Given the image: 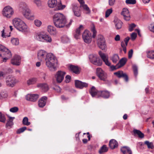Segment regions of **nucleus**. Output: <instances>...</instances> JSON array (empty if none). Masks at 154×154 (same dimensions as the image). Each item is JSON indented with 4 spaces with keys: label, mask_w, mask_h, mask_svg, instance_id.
I'll list each match as a JSON object with an SVG mask.
<instances>
[{
    "label": "nucleus",
    "mask_w": 154,
    "mask_h": 154,
    "mask_svg": "<svg viewBox=\"0 0 154 154\" xmlns=\"http://www.w3.org/2000/svg\"><path fill=\"white\" fill-rule=\"evenodd\" d=\"M38 58L41 61L45 59L46 65L50 70L53 71L57 70V60L52 54H47L46 51L41 50L38 52Z\"/></svg>",
    "instance_id": "nucleus-1"
},
{
    "label": "nucleus",
    "mask_w": 154,
    "mask_h": 154,
    "mask_svg": "<svg viewBox=\"0 0 154 154\" xmlns=\"http://www.w3.org/2000/svg\"><path fill=\"white\" fill-rule=\"evenodd\" d=\"M53 20L55 26L59 28H63L65 26L69 27L72 21L71 19L69 24H67L66 17L63 14L60 13H57L54 16Z\"/></svg>",
    "instance_id": "nucleus-2"
},
{
    "label": "nucleus",
    "mask_w": 154,
    "mask_h": 154,
    "mask_svg": "<svg viewBox=\"0 0 154 154\" xmlns=\"http://www.w3.org/2000/svg\"><path fill=\"white\" fill-rule=\"evenodd\" d=\"M13 24L17 29L23 32L27 31V26L21 19L15 18L12 20Z\"/></svg>",
    "instance_id": "nucleus-3"
},
{
    "label": "nucleus",
    "mask_w": 154,
    "mask_h": 154,
    "mask_svg": "<svg viewBox=\"0 0 154 154\" xmlns=\"http://www.w3.org/2000/svg\"><path fill=\"white\" fill-rule=\"evenodd\" d=\"M11 56V51L4 46L0 44V57L3 59V62H6Z\"/></svg>",
    "instance_id": "nucleus-4"
},
{
    "label": "nucleus",
    "mask_w": 154,
    "mask_h": 154,
    "mask_svg": "<svg viewBox=\"0 0 154 154\" xmlns=\"http://www.w3.org/2000/svg\"><path fill=\"white\" fill-rule=\"evenodd\" d=\"M35 38L37 40L44 42H51L52 41L51 36L44 32L36 33Z\"/></svg>",
    "instance_id": "nucleus-5"
},
{
    "label": "nucleus",
    "mask_w": 154,
    "mask_h": 154,
    "mask_svg": "<svg viewBox=\"0 0 154 154\" xmlns=\"http://www.w3.org/2000/svg\"><path fill=\"white\" fill-rule=\"evenodd\" d=\"M19 10L27 19H29L30 16V10L28 8L27 4L24 2H21L19 5Z\"/></svg>",
    "instance_id": "nucleus-6"
},
{
    "label": "nucleus",
    "mask_w": 154,
    "mask_h": 154,
    "mask_svg": "<svg viewBox=\"0 0 154 154\" xmlns=\"http://www.w3.org/2000/svg\"><path fill=\"white\" fill-rule=\"evenodd\" d=\"M48 6L51 8H54L57 6L55 10H62L65 8V5H63L61 2H57V0H49L48 2Z\"/></svg>",
    "instance_id": "nucleus-7"
},
{
    "label": "nucleus",
    "mask_w": 154,
    "mask_h": 154,
    "mask_svg": "<svg viewBox=\"0 0 154 154\" xmlns=\"http://www.w3.org/2000/svg\"><path fill=\"white\" fill-rule=\"evenodd\" d=\"M18 82V80L12 75H8L5 78L6 85L8 87L13 88Z\"/></svg>",
    "instance_id": "nucleus-8"
},
{
    "label": "nucleus",
    "mask_w": 154,
    "mask_h": 154,
    "mask_svg": "<svg viewBox=\"0 0 154 154\" xmlns=\"http://www.w3.org/2000/svg\"><path fill=\"white\" fill-rule=\"evenodd\" d=\"M99 54L105 64L106 65L110 66V71H113L118 68V66H116H116H110L111 63L108 60V57L104 53H103L101 51H100L99 52Z\"/></svg>",
    "instance_id": "nucleus-9"
},
{
    "label": "nucleus",
    "mask_w": 154,
    "mask_h": 154,
    "mask_svg": "<svg viewBox=\"0 0 154 154\" xmlns=\"http://www.w3.org/2000/svg\"><path fill=\"white\" fill-rule=\"evenodd\" d=\"M89 57L91 62L94 64L99 66L102 65V60L100 59L97 55L95 54H90Z\"/></svg>",
    "instance_id": "nucleus-10"
},
{
    "label": "nucleus",
    "mask_w": 154,
    "mask_h": 154,
    "mask_svg": "<svg viewBox=\"0 0 154 154\" xmlns=\"http://www.w3.org/2000/svg\"><path fill=\"white\" fill-rule=\"evenodd\" d=\"M97 42L98 46L102 50H105L107 48L105 39L103 36L100 35L97 37Z\"/></svg>",
    "instance_id": "nucleus-11"
},
{
    "label": "nucleus",
    "mask_w": 154,
    "mask_h": 154,
    "mask_svg": "<svg viewBox=\"0 0 154 154\" xmlns=\"http://www.w3.org/2000/svg\"><path fill=\"white\" fill-rule=\"evenodd\" d=\"M13 8L9 6L5 7L2 11V14L4 16L8 18H10L14 14Z\"/></svg>",
    "instance_id": "nucleus-12"
},
{
    "label": "nucleus",
    "mask_w": 154,
    "mask_h": 154,
    "mask_svg": "<svg viewBox=\"0 0 154 154\" xmlns=\"http://www.w3.org/2000/svg\"><path fill=\"white\" fill-rule=\"evenodd\" d=\"M97 75L98 78L102 80L106 81L107 78V74L101 68H98L96 70Z\"/></svg>",
    "instance_id": "nucleus-13"
},
{
    "label": "nucleus",
    "mask_w": 154,
    "mask_h": 154,
    "mask_svg": "<svg viewBox=\"0 0 154 154\" xmlns=\"http://www.w3.org/2000/svg\"><path fill=\"white\" fill-rule=\"evenodd\" d=\"M82 38L84 42L86 43L89 44L91 41V36L90 32L85 30L82 34Z\"/></svg>",
    "instance_id": "nucleus-14"
},
{
    "label": "nucleus",
    "mask_w": 154,
    "mask_h": 154,
    "mask_svg": "<svg viewBox=\"0 0 154 154\" xmlns=\"http://www.w3.org/2000/svg\"><path fill=\"white\" fill-rule=\"evenodd\" d=\"M66 74L64 72L60 70L58 71L55 76L57 82L61 83L63 80Z\"/></svg>",
    "instance_id": "nucleus-15"
},
{
    "label": "nucleus",
    "mask_w": 154,
    "mask_h": 154,
    "mask_svg": "<svg viewBox=\"0 0 154 154\" xmlns=\"http://www.w3.org/2000/svg\"><path fill=\"white\" fill-rule=\"evenodd\" d=\"M114 75H116L119 78H122L125 81L127 82L128 80V75L123 71L120 70L114 73Z\"/></svg>",
    "instance_id": "nucleus-16"
},
{
    "label": "nucleus",
    "mask_w": 154,
    "mask_h": 154,
    "mask_svg": "<svg viewBox=\"0 0 154 154\" xmlns=\"http://www.w3.org/2000/svg\"><path fill=\"white\" fill-rule=\"evenodd\" d=\"M39 97V95L37 94H29L26 96L27 100L32 102L35 101Z\"/></svg>",
    "instance_id": "nucleus-17"
},
{
    "label": "nucleus",
    "mask_w": 154,
    "mask_h": 154,
    "mask_svg": "<svg viewBox=\"0 0 154 154\" xmlns=\"http://www.w3.org/2000/svg\"><path fill=\"white\" fill-rule=\"evenodd\" d=\"M110 97V92L107 91H99L98 93V97H101L107 99Z\"/></svg>",
    "instance_id": "nucleus-18"
},
{
    "label": "nucleus",
    "mask_w": 154,
    "mask_h": 154,
    "mask_svg": "<svg viewBox=\"0 0 154 154\" xmlns=\"http://www.w3.org/2000/svg\"><path fill=\"white\" fill-rule=\"evenodd\" d=\"M75 85L76 88L82 89L83 88H86L88 86V84L85 82H82L78 80L75 81Z\"/></svg>",
    "instance_id": "nucleus-19"
},
{
    "label": "nucleus",
    "mask_w": 154,
    "mask_h": 154,
    "mask_svg": "<svg viewBox=\"0 0 154 154\" xmlns=\"http://www.w3.org/2000/svg\"><path fill=\"white\" fill-rule=\"evenodd\" d=\"M121 14L123 15L124 19L128 21L130 20V17L128 10L126 8L123 9Z\"/></svg>",
    "instance_id": "nucleus-20"
},
{
    "label": "nucleus",
    "mask_w": 154,
    "mask_h": 154,
    "mask_svg": "<svg viewBox=\"0 0 154 154\" xmlns=\"http://www.w3.org/2000/svg\"><path fill=\"white\" fill-rule=\"evenodd\" d=\"M72 10L74 15L78 17H80L81 12L78 7L76 4H74L72 5Z\"/></svg>",
    "instance_id": "nucleus-21"
},
{
    "label": "nucleus",
    "mask_w": 154,
    "mask_h": 154,
    "mask_svg": "<svg viewBox=\"0 0 154 154\" xmlns=\"http://www.w3.org/2000/svg\"><path fill=\"white\" fill-rule=\"evenodd\" d=\"M20 62V56L17 55H15L11 59V63L14 65L19 66Z\"/></svg>",
    "instance_id": "nucleus-22"
},
{
    "label": "nucleus",
    "mask_w": 154,
    "mask_h": 154,
    "mask_svg": "<svg viewBox=\"0 0 154 154\" xmlns=\"http://www.w3.org/2000/svg\"><path fill=\"white\" fill-rule=\"evenodd\" d=\"M109 146L112 149H113L117 148L118 146V143L116 140L115 139L111 140L109 143Z\"/></svg>",
    "instance_id": "nucleus-23"
},
{
    "label": "nucleus",
    "mask_w": 154,
    "mask_h": 154,
    "mask_svg": "<svg viewBox=\"0 0 154 154\" xmlns=\"http://www.w3.org/2000/svg\"><path fill=\"white\" fill-rule=\"evenodd\" d=\"M121 150L123 154H132L130 148L127 146H124L121 148Z\"/></svg>",
    "instance_id": "nucleus-24"
},
{
    "label": "nucleus",
    "mask_w": 154,
    "mask_h": 154,
    "mask_svg": "<svg viewBox=\"0 0 154 154\" xmlns=\"http://www.w3.org/2000/svg\"><path fill=\"white\" fill-rule=\"evenodd\" d=\"M83 29V26L82 25H81L79 27L76 29L75 32L74 34V37L75 38L78 39L79 38L81 35V32Z\"/></svg>",
    "instance_id": "nucleus-25"
},
{
    "label": "nucleus",
    "mask_w": 154,
    "mask_h": 154,
    "mask_svg": "<svg viewBox=\"0 0 154 154\" xmlns=\"http://www.w3.org/2000/svg\"><path fill=\"white\" fill-rule=\"evenodd\" d=\"M69 69L76 74H79L80 73V70L78 66L73 65H70L69 67Z\"/></svg>",
    "instance_id": "nucleus-26"
},
{
    "label": "nucleus",
    "mask_w": 154,
    "mask_h": 154,
    "mask_svg": "<svg viewBox=\"0 0 154 154\" xmlns=\"http://www.w3.org/2000/svg\"><path fill=\"white\" fill-rule=\"evenodd\" d=\"M48 31L51 35H55L57 33L55 28L53 26L49 25L48 26Z\"/></svg>",
    "instance_id": "nucleus-27"
},
{
    "label": "nucleus",
    "mask_w": 154,
    "mask_h": 154,
    "mask_svg": "<svg viewBox=\"0 0 154 154\" xmlns=\"http://www.w3.org/2000/svg\"><path fill=\"white\" fill-rule=\"evenodd\" d=\"M133 132L134 136H137L140 138H143L144 137V134L139 130L134 129Z\"/></svg>",
    "instance_id": "nucleus-28"
},
{
    "label": "nucleus",
    "mask_w": 154,
    "mask_h": 154,
    "mask_svg": "<svg viewBox=\"0 0 154 154\" xmlns=\"http://www.w3.org/2000/svg\"><path fill=\"white\" fill-rule=\"evenodd\" d=\"M99 91L94 86H92L89 91V93L93 97L96 96H97L98 97Z\"/></svg>",
    "instance_id": "nucleus-29"
},
{
    "label": "nucleus",
    "mask_w": 154,
    "mask_h": 154,
    "mask_svg": "<svg viewBox=\"0 0 154 154\" xmlns=\"http://www.w3.org/2000/svg\"><path fill=\"white\" fill-rule=\"evenodd\" d=\"M9 119L7 121L6 125V127L8 128H11L14 124L13 122V119H15L14 117H11L8 116Z\"/></svg>",
    "instance_id": "nucleus-30"
},
{
    "label": "nucleus",
    "mask_w": 154,
    "mask_h": 154,
    "mask_svg": "<svg viewBox=\"0 0 154 154\" xmlns=\"http://www.w3.org/2000/svg\"><path fill=\"white\" fill-rule=\"evenodd\" d=\"M47 97L44 96L40 98L38 101V106H45L47 102Z\"/></svg>",
    "instance_id": "nucleus-31"
},
{
    "label": "nucleus",
    "mask_w": 154,
    "mask_h": 154,
    "mask_svg": "<svg viewBox=\"0 0 154 154\" xmlns=\"http://www.w3.org/2000/svg\"><path fill=\"white\" fill-rule=\"evenodd\" d=\"M37 86L38 88H41L45 92L47 91L49 89L48 85L45 83L38 84Z\"/></svg>",
    "instance_id": "nucleus-32"
},
{
    "label": "nucleus",
    "mask_w": 154,
    "mask_h": 154,
    "mask_svg": "<svg viewBox=\"0 0 154 154\" xmlns=\"http://www.w3.org/2000/svg\"><path fill=\"white\" fill-rule=\"evenodd\" d=\"M127 61V59L125 58H123L119 61V63L116 65L118 68L124 66Z\"/></svg>",
    "instance_id": "nucleus-33"
},
{
    "label": "nucleus",
    "mask_w": 154,
    "mask_h": 154,
    "mask_svg": "<svg viewBox=\"0 0 154 154\" xmlns=\"http://www.w3.org/2000/svg\"><path fill=\"white\" fill-rule=\"evenodd\" d=\"M115 24L116 29H119L122 28L123 23L120 20H115Z\"/></svg>",
    "instance_id": "nucleus-34"
},
{
    "label": "nucleus",
    "mask_w": 154,
    "mask_h": 154,
    "mask_svg": "<svg viewBox=\"0 0 154 154\" xmlns=\"http://www.w3.org/2000/svg\"><path fill=\"white\" fill-rule=\"evenodd\" d=\"M108 150V148L106 145H103L100 149L99 152L100 154H103L104 152H107Z\"/></svg>",
    "instance_id": "nucleus-35"
},
{
    "label": "nucleus",
    "mask_w": 154,
    "mask_h": 154,
    "mask_svg": "<svg viewBox=\"0 0 154 154\" xmlns=\"http://www.w3.org/2000/svg\"><path fill=\"white\" fill-rule=\"evenodd\" d=\"M119 57L118 55L116 54H115L112 57L111 60L113 63H116L119 60Z\"/></svg>",
    "instance_id": "nucleus-36"
},
{
    "label": "nucleus",
    "mask_w": 154,
    "mask_h": 154,
    "mask_svg": "<svg viewBox=\"0 0 154 154\" xmlns=\"http://www.w3.org/2000/svg\"><path fill=\"white\" fill-rule=\"evenodd\" d=\"M80 7H82L86 11V14H89L91 12L90 10L87 5H85L84 4H83L82 5H80Z\"/></svg>",
    "instance_id": "nucleus-37"
},
{
    "label": "nucleus",
    "mask_w": 154,
    "mask_h": 154,
    "mask_svg": "<svg viewBox=\"0 0 154 154\" xmlns=\"http://www.w3.org/2000/svg\"><path fill=\"white\" fill-rule=\"evenodd\" d=\"M23 124L24 125L28 126L30 124V122L28 121V119L27 117L23 118L22 121Z\"/></svg>",
    "instance_id": "nucleus-38"
},
{
    "label": "nucleus",
    "mask_w": 154,
    "mask_h": 154,
    "mask_svg": "<svg viewBox=\"0 0 154 154\" xmlns=\"http://www.w3.org/2000/svg\"><path fill=\"white\" fill-rule=\"evenodd\" d=\"M36 79L35 78H31L29 79L27 81V83L28 85H29L33 84L36 82Z\"/></svg>",
    "instance_id": "nucleus-39"
},
{
    "label": "nucleus",
    "mask_w": 154,
    "mask_h": 154,
    "mask_svg": "<svg viewBox=\"0 0 154 154\" xmlns=\"http://www.w3.org/2000/svg\"><path fill=\"white\" fill-rule=\"evenodd\" d=\"M6 121V118L5 115L0 112V122L5 123Z\"/></svg>",
    "instance_id": "nucleus-40"
},
{
    "label": "nucleus",
    "mask_w": 154,
    "mask_h": 154,
    "mask_svg": "<svg viewBox=\"0 0 154 154\" xmlns=\"http://www.w3.org/2000/svg\"><path fill=\"white\" fill-rule=\"evenodd\" d=\"M144 144H146L149 149H152L154 147L152 143L149 142L148 141H146L144 142Z\"/></svg>",
    "instance_id": "nucleus-41"
},
{
    "label": "nucleus",
    "mask_w": 154,
    "mask_h": 154,
    "mask_svg": "<svg viewBox=\"0 0 154 154\" xmlns=\"http://www.w3.org/2000/svg\"><path fill=\"white\" fill-rule=\"evenodd\" d=\"M148 57L150 59L154 58V51H150L147 53Z\"/></svg>",
    "instance_id": "nucleus-42"
},
{
    "label": "nucleus",
    "mask_w": 154,
    "mask_h": 154,
    "mask_svg": "<svg viewBox=\"0 0 154 154\" xmlns=\"http://www.w3.org/2000/svg\"><path fill=\"white\" fill-rule=\"evenodd\" d=\"M11 43L14 45H17L19 44V40L17 38L12 39L11 40Z\"/></svg>",
    "instance_id": "nucleus-43"
},
{
    "label": "nucleus",
    "mask_w": 154,
    "mask_h": 154,
    "mask_svg": "<svg viewBox=\"0 0 154 154\" xmlns=\"http://www.w3.org/2000/svg\"><path fill=\"white\" fill-rule=\"evenodd\" d=\"M33 2L37 7H41L42 5V2L41 0H33Z\"/></svg>",
    "instance_id": "nucleus-44"
},
{
    "label": "nucleus",
    "mask_w": 154,
    "mask_h": 154,
    "mask_svg": "<svg viewBox=\"0 0 154 154\" xmlns=\"http://www.w3.org/2000/svg\"><path fill=\"white\" fill-rule=\"evenodd\" d=\"M133 68L134 75L136 77L138 74L137 67L136 65H134L133 66Z\"/></svg>",
    "instance_id": "nucleus-45"
},
{
    "label": "nucleus",
    "mask_w": 154,
    "mask_h": 154,
    "mask_svg": "<svg viewBox=\"0 0 154 154\" xmlns=\"http://www.w3.org/2000/svg\"><path fill=\"white\" fill-rule=\"evenodd\" d=\"M112 8L107 9L106 12L105 17L106 18L108 17L110 14L112 13Z\"/></svg>",
    "instance_id": "nucleus-46"
},
{
    "label": "nucleus",
    "mask_w": 154,
    "mask_h": 154,
    "mask_svg": "<svg viewBox=\"0 0 154 154\" xmlns=\"http://www.w3.org/2000/svg\"><path fill=\"white\" fill-rule=\"evenodd\" d=\"M136 0H126L125 3L127 4H136Z\"/></svg>",
    "instance_id": "nucleus-47"
},
{
    "label": "nucleus",
    "mask_w": 154,
    "mask_h": 154,
    "mask_svg": "<svg viewBox=\"0 0 154 154\" xmlns=\"http://www.w3.org/2000/svg\"><path fill=\"white\" fill-rule=\"evenodd\" d=\"M18 108L16 106H14L10 109V111L12 112L15 113L18 110Z\"/></svg>",
    "instance_id": "nucleus-48"
},
{
    "label": "nucleus",
    "mask_w": 154,
    "mask_h": 154,
    "mask_svg": "<svg viewBox=\"0 0 154 154\" xmlns=\"http://www.w3.org/2000/svg\"><path fill=\"white\" fill-rule=\"evenodd\" d=\"M26 129V127H23L18 129L17 131V133L18 134H20V133L23 132Z\"/></svg>",
    "instance_id": "nucleus-49"
},
{
    "label": "nucleus",
    "mask_w": 154,
    "mask_h": 154,
    "mask_svg": "<svg viewBox=\"0 0 154 154\" xmlns=\"http://www.w3.org/2000/svg\"><path fill=\"white\" fill-rule=\"evenodd\" d=\"M34 23L35 26L38 27H39L42 24V22L38 20H35Z\"/></svg>",
    "instance_id": "nucleus-50"
},
{
    "label": "nucleus",
    "mask_w": 154,
    "mask_h": 154,
    "mask_svg": "<svg viewBox=\"0 0 154 154\" xmlns=\"http://www.w3.org/2000/svg\"><path fill=\"white\" fill-rule=\"evenodd\" d=\"M91 31L93 33L92 38H94L96 37V35L97 34V31L95 30V27L94 26H93V27L92 28Z\"/></svg>",
    "instance_id": "nucleus-51"
},
{
    "label": "nucleus",
    "mask_w": 154,
    "mask_h": 154,
    "mask_svg": "<svg viewBox=\"0 0 154 154\" xmlns=\"http://www.w3.org/2000/svg\"><path fill=\"white\" fill-rule=\"evenodd\" d=\"M136 26V25L134 23H132L129 25V30L130 32L132 31L133 29Z\"/></svg>",
    "instance_id": "nucleus-52"
},
{
    "label": "nucleus",
    "mask_w": 154,
    "mask_h": 154,
    "mask_svg": "<svg viewBox=\"0 0 154 154\" xmlns=\"http://www.w3.org/2000/svg\"><path fill=\"white\" fill-rule=\"evenodd\" d=\"M121 45L122 48H123V50L124 51L125 53L126 52V46L124 42H122L121 43Z\"/></svg>",
    "instance_id": "nucleus-53"
},
{
    "label": "nucleus",
    "mask_w": 154,
    "mask_h": 154,
    "mask_svg": "<svg viewBox=\"0 0 154 154\" xmlns=\"http://www.w3.org/2000/svg\"><path fill=\"white\" fill-rule=\"evenodd\" d=\"M149 29L151 31L154 33V23H152L149 25Z\"/></svg>",
    "instance_id": "nucleus-54"
},
{
    "label": "nucleus",
    "mask_w": 154,
    "mask_h": 154,
    "mask_svg": "<svg viewBox=\"0 0 154 154\" xmlns=\"http://www.w3.org/2000/svg\"><path fill=\"white\" fill-rule=\"evenodd\" d=\"M2 98H5L8 97V94L7 93L5 92H2L0 94Z\"/></svg>",
    "instance_id": "nucleus-55"
},
{
    "label": "nucleus",
    "mask_w": 154,
    "mask_h": 154,
    "mask_svg": "<svg viewBox=\"0 0 154 154\" xmlns=\"http://www.w3.org/2000/svg\"><path fill=\"white\" fill-rule=\"evenodd\" d=\"M137 36V33L135 32H133L131 35V39L132 40H134Z\"/></svg>",
    "instance_id": "nucleus-56"
},
{
    "label": "nucleus",
    "mask_w": 154,
    "mask_h": 154,
    "mask_svg": "<svg viewBox=\"0 0 154 154\" xmlns=\"http://www.w3.org/2000/svg\"><path fill=\"white\" fill-rule=\"evenodd\" d=\"M71 79V77L69 75H66L65 77V82L66 83H69Z\"/></svg>",
    "instance_id": "nucleus-57"
},
{
    "label": "nucleus",
    "mask_w": 154,
    "mask_h": 154,
    "mask_svg": "<svg viewBox=\"0 0 154 154\" xmlns=\"http://www.w3.org/2000/svg\"><path fill=\"white\" fill-rule=\"evenodd\" d=\"M133 54V50L131 49L129 51L128 53V57L129 59H130L131 58Z\"/></svg>",
    "instance_id": "nucleus-58"
},
{
    "label": "nucleus",
    "mask_w": 154,
    "mask_h": 154,
    "mask_svg": "<svg viewBox=\"0 0 154 154\" xmlns=\"http://www.w3.org/2000/svg\"><path fill=\"white\" fill-rule=\"evenodd\" d=\"M130 39V38L129 37H127L124 39V41L125 42V44L126 46H127L128 42L129 40Z\"/></svg>",
    "instance_id": "nucleus-59"
},
{
    "label": "nucleus",
    "mask_w": 154,
    "mask_h": 154,
    "mask_svg": "<svg viewBox=\"0 0 154 154\" xmlns=\"http://www.w3.org/2000/svg\"><path fill=\"white\" fill-rule=\"evenodd\" d=\"M5 74L4 72L0 71V79H2L5 77Z\"/></svg>",
    "instance_id": "nucleus-60"
},
{
    "label": "nucleus",
    "mask_w": 154,
    "mask_h": 154,
    "mask_svg": "<svg viewBox=\"0 0 154 154\" xmlns=\"http://www.w3.org/2000/svg\"><path fill=\"white\" fill-rule=\"evenodd\" d=\"M115 2V0H109V5L110 6H112L114 4Z\"/></svg>",
    "instance_id": "nucleus-61"
},
{
    "label": "nucleus",
    "mask_w": 154,
    "mask_h": 154,
    "mask_svg": "<svg viewBox=\"0 0 154 154\" xmlns=\"http://www.w3.org/2000/svg\"><path fill=\"white\" fill-rule=\"evenodd\" d=\"M65 42H67L69 41V39L68 37L65 36L62 39Z\"/></svg>",
    "instance_id": "nucleus-62"
},
{
    "label": "nucleus",
    "mask_w": 154,
    "mask_h": 154,
    "mask_svg": "<svg viewBox=\"0 0 154 154\" xmlns=\"http://www.w3.org/2000/svg\"><path fill=\"white\" fill-rule=\"evenodd\" d=\"M54 89L56 90L58 92H59L61 91V89L59 86H56L54 88Z\"/></svg>",
    "instance_id": "nucleus-63"
},
{
    "label": "nucleus",
    "mask_w": 154,
    "mask_h": 154,
    "mask_svg": "<svg viewBox=\"0 0 154 154\" xmlns=\"http://www.w3.org/2000/svg\"><path fill=\"white\" fill-rule=\"evenodd\" d=\"M120 36L119 35H117L115 38V40L116 41H119L120 40Z\"/></svg>",
    "instance_id": "nucleus-64"
}]
</instances>
